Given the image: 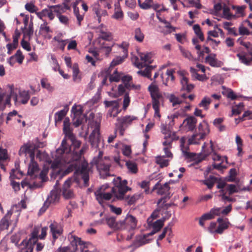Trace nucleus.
<instances>
[{"mask_svg":"<svg viewBox=\"0 0 252 252\" xmlns=\"http://www.w3.org/2000/svg\"><path fill=\"white\" fill-rule=\"evenodd\" d=\"M87 149L88 146L84 145L79 153L75 151L72 154L70 153L69 145L64 138L60 147L52 154L53 161L51 165L52 168L63 170V167L66 166L64 171L65 174L74 171L75 173L81 174L84 184L88 186L89 180L88 163L81 158L82 155Z\"/></svg>","mask_w":252,"mask_h":252,"instance_id":"f257e3e1","label":"nucleus"},{"mask_svg":"<svg viewBox=\"0 0 252 252\" xmlns=\"http://www.w3.org/2000/svg\"><path fill=\"white\" fill-rule=\"evenodd\" d=\"M103 152L99 151L97 157H94L92 163L95 165L102 178H105L110 176V168L113 162L112 160L109 157H103Z\"/></svg>","mask_w":252,"mask_h":252,"instance_id":"f03ea898","label":"nucleus"},{"mask_svg":"<svg viewBox=\"0 0 252 252\" xmlns=\"http://www.w3.org/2000/svg\"><path fill=\"white\" fill-rule=\"evenodd\" d=\"M148 90L150 93L152 98L153 108L155 110V117H160L159 114V106L160 102L162 100V96L159 91L158 86L154 81L148 87Z\"/></svg>","mask_w":252,"mask_h":252,"instance_id":"7ed1b4c3","label":"nucleus"},{"mask_svg":"<svg viewBox=\"0 0 252 252\" xmlns=\"http://www.w3.org/2000/svg\"><path fill=\"white\" fill-rule=\"evenodd\" d=\"M114 186L111 189V192L115 198L119 200L125 198L126 193L130 189L127 186V182L126 180H122L120 177L113 179Z\"/></svg>","mask_w":252,"mask_h":252,"instance_id":"20e7f679","label":"nucleus"},{"mask_svg":"<svg viewBox=\"0 0 252 252\" xmlns=\"http://www.w3.org/2000/svg\"><path fill=\"white\" fill-rule=\"evenodd\" d=\"M17 208L18 206L17 205H13L0 220V232L8 229L10 224L9 220L12 215H13V217H15V223H17L20 216V213Z\"/></svg>","mask_w":252,"mask_h":252,"instance_id":"39448f33","label":"nucleus"},{"mask_svg":"<svg viewBox=\"0 0 252 252\" xmlns=\"http://www.w3.org/2000/svg\"><path fill=\"white\" fill-rule=\"evenodd\" d=\"M93 123L94 125V128L89 136V141L93 147L98 148L99 151L101 148L104 147V144L100 138L99 124L96 122Z\"/></svg>","mask_w":252,"mask_h":252,"instance_id":"423d86ee","label":"nucleus"},{"mask_svg":"<svg viewBox=\"0 0 252 252\" xmlns=\"http://www.w3.org/2000/svg\"><path fill=\"white\" fill-rule=\"evenodd\" d=\"M137 227V220L131 215H127L125 218L118 221L117 227L120 229H126L130 231Z\"/></svg>","mask_w":252,"mask_h":252,"instance_id":"0eeeda50","label":"nucleus"},{"mask_svg":"<svg viewBox=\"0 0 252 252\" xmlns=\"http://www.w3.org/2000/svg\"><path fill=\"white\" fill-rule=\"evenodd\" d=\"M3 92L5 93L6 96L9 95L10 98L11 96L13 97L15 104L17 106H19L21 104H26L30 97L29 92L26 91L20 92L18 95L15 94L14 90L11 87L10 88L9 94H6L4 92Z\"/></svg>","mask_w":252,"mask_h":252,"instance_id":"6e6552de","label":"nucleus"},{"mask_svg":"<svg viewBox=\"0 0 252 252\" xmlns=\"http://www.w3.org/2000/svg\"><path fill=\"white\" fill-rule=\"evenodd\" d=\"M72 116V123L75 126L77 127L80 125L85 118V115L83 114L82 107L80 105H74L71 108Z\"/></svg>","mask_w":252,"mask_h":252,"instance_id":"1a4fd4ad","label":"nucleus"},{"mask_svg":"<svg viewBox=\"0 0 252 252\" xmlns=\"http://www.w3.org/2000/svg\"><path fill=\"white\" fill-rule=\"evenodd\" d=\"M161 132L164 135L163 138L164 140L162 142L163 145L170 146L173 141L179 139V137L177 135L176 132L170 130L164 124L161 125Z\"/></svg>","mask_w":252,"mask_h":252,"instance_id":"9d476101","label":"nucleus"},{"mask_svg":"<svg viewBox=\"0 0 252 252\" xmlns=\"http://www.w3.org/2000/svg\"><path fill=\"white\" fill-rule=\"evenodd\" d=\"M139 56L141 62L139 61V58L137 57L134 56L132 58L134 64L138 68H142L152 62V55L151 53H140L139 54Z\"/></svg>","mask_w":252,"mask_h":252,"instance_id":"9b49d317","label":"nucleus"},{"mask_svg":"<svg viewBox=\"0 0 252 252\" xmlns=\"http://www.w3.org/2000/svg\"><path fill=\"white\" fill-rule=\"evenodd\" d=\"M35 150V144L32 142L29 141L20 147L19 150V155L21 157H25L29 156L31 159H34Z\"/></svg>","mask_w":252,"mask_h":252,"instance_id":"f8f14e48","label":"nucleus"},{"mask_svg":"<svg viewBox=\"0 0 252 252\" xmlns=\"http://www.w3.org/2000/svg\"><path fill=\"white\" fill-rule=\"evenodd\" d=\"M117 46L122 50L124 54L122 56L116 57L112 60L109 67L110 72H111V68H112V67L122 63L124 61L125 59L127 57V49L129 46V44L127 42H124L121 44L117 45Z\"/></svg>","mask_w":252,"mask_h":252,"instance_id":"ddd939ff","label":"nucleus"},{"mask_svg":"<svg viewBox=\"0 0 252 252\" xmlns=\"http://www.w3.org/2000/svg\"><path fill=\"white\" fill-rule=\"evenodd\" d=\"M109 187L107 184L104 185L95 192L96 199L99 203L102 204L104 200H109L112 196V192H106V189Z\"/></svg>","mask_w":252,"mask_h":252,"instance_id":"4468645a","label":"nucleus"},{"mask_svg":"<svg viewBox=\"0 0 252 252\" xmlns=\"http://www.w3.org/2000/svg\"><path fill=\"white\" fill-rule=\"evenodd\" d=\"M197 119L193 116H189L185 119L180 127L187 131H193L196 126Z\"/></svg>","mask_w":252,"mask_h":252,"instance_id":"2eb2a0df","label":"nucleus"},{"mask_svg":"<svg viewBox=\"0 0 252 252\" xmlns=\"http://www.w3.org/2000/svg\"><path fill=\"white\" fill-rule=\"evenodd\" d=\"M49 227L54 241H55L62 234L63 229L61 225L56 222L51 223Z\"/></svg>","mask_w":252,"mask_h":252,"instance_id":"dca6fc26","label":"nucleus"},{"mask_svg":"<svg viewBox=\"0 0 252 252\" xmlns=\"http://www.w3.org/2000/svg\"><path fill=\"white\" fill-rule=\"evenodd\" d=\"M58 181L54 186V189L51 191L50 194L48 195L46 201H48L49 204H54L58 202L60 199V191L57 188Z\"/></svg>","mask_w":252,"mask_h":252,"instance_id":"f3484780","label":"nucleus"},{"mask_svg":"<svg viewBox=\"0 0 252 252\" xmlns=\"http://www.w3.org/2000/svg\"><path fill=\"white\" fill-rule=\"evenodd\" d=\"M210 131L208 124L205 121H203L198 125L196 133L200 135L201 138H205L209 134Z\"/></svg>","mask_w":252,"mask_h":252,"instance_id":"a211bd4d","label":"nucleus"},{"mask_svg":"<svg viewBox=\"0 0 252 252\" xmlns=\"http://www.w3.org/2000/svg\"><path fill=\"white\" fill-rule=\"evenodd\" d=\"M93 11L94 13L95 17L97 18L99 23L101 22L102 17H104L107 15V11L101 9L99 4L97 3L94 4L93 6Z\"/></svg>","mask_w":252,"mask_h":252,"instance_id":"6ab92c4d","label":"nucleus"},{"mask_svg":"<svg viewBox=\"0 0 252 252\" xmlns=\"http://www.w3.org/2000/svg\"><path fill=\"white\" fill-rule=\"evenodd\" d=\"M67 239L69 243V245L78 250V245L80 246V243H83L81 238L74 235L73 232H70L67 236Z\"/></svg>","mask_w":252,"mask_h":252,"instance_id":"aec40b11","label":"nucleus"},{"mask_svg":"<svg viewBox=\"0 0 252 252\" xmlns=\"http://www.w3.org/2000/svg\"><path fill=\"white\" fill-rule=\"evenodd\" d=\"M147 238V235L146 234H140L136 236L135 240L133 243V246L139 247L149 243L150 239Z\"/></svg>","mask_w":252,"mask_h":252,"instance_id":"412c9836","label":"nucleus"},{"mask_svg":"<svg viewBox=\"0 0 252 252\" xmlns=\"http://www.w3.org/2000/svg\"><path fill=\"white\" fill-rule=\"evenodd\" d=\"M80 252H98L94 245L89 242L83 241L80 243Z\"/></svg>","mask_w":252,"mask_h":252,"instance_id":"4be33fe9","label":"nucleus"},{"mask_svg":"<svg viewBox=\"0 0 252 252\" xmlns=\"http://www.w3.org/2000/svg\"><path fill=\"white\" fill-rule=\"evenodd\" d=\"M10 104V96L5 95V93L0 87V111L3 110L6 105Z\"/></svg>","mask_w":252,"mask_h":252,"instance_id":"5701e85b","label":"nucleus"},{"mask_svg":"<svg viewBox=\"0 0 252 252\" xmlns=\"http://www.w3.org/2000/svg\"><path fill=\"white\" fill-rule=\"evenodd\" d=\"M63 131L66 136L72 140L73 139L74 136L70 127V122L68 118H65L64 120Z\"/></svg>","mask_w":252,"mask_h":252,"instance_id":"b1692460","label":"nucleus"},{"mask_svg":"<svg viewBox=\"0 0 252 252\" xmlns=\"http://www.w3.org/2000/svg\"><path fill=\"white\" fill-rule=\"evenodd\" d=\"M213 147V143L212 140L210 141L209 144L204 143L202 147V152L205 157H207L215 152Z\"/></svg>","mask_w":252,"mask_h":252,"instance_id":"393cba45","label":"nucleus"},{"mask_svg":"<svg viewBox=\"0 0 252 252\" xmlns=\"http://www.w3.org/2000/svg\"><path fill=\"white\" fill-rule=\"evenodd\" d=\"M137 117L135 116L126 115L122 118H118L117 121L123 126L130 125L133 121L137 120Z\"/></svg>","mask_w":252,"mask_h":252,"instance_id":"a878e982","label":"nucleus"},{"mask_svg":"<svg viewBox=\"0 0 252 252\" xmlns=\"http://www.w3.org/2000/svg\"><path fill=\"white\" fill-rule=\"evenodd\" d=\"M181 84L182 85V90L186 91L187 92H191L194 88V85L189 82V79L186 77L183 76L181 79Z\"/></svg>","mask_w":252,"mask_h":252,"instance_id":"bb28decb","label":"nucleus"},{"mask_svg":"<svg viewBox=\"0 0 252 252\" xmlns=\"http://www.w3.org/2000/svg\"><path fill=\"white\" fill-rule=\"evenodd\" d=\"M153 190L158 189V193L159 194H166L169 190V184L167 183H165L163 185L161 186L158 182L154 187Z\"/></svg>","mask_w":252,"mask_h":252,"instance_id":"cd10ccee","label":"nucleus"},{"mask_svg":"<svg viewBox=\"0 0 252 252\" xmlns=\"http://www.w3.org/2000/svg\"><path fill=\"white\" fill-rule=\"evenodd\" d=\"M205 61L211 66L214 67H219L221 65V63L218 61L216 58L215 54H210L205 58Z\"/></svg>","mask_w":252,"mask_h":252,"instance_id":"c85d7f7f","label":"nucleus"},{"mask_svg":"<svg viewBox=\"0 0 252 252\" xmlns=\"http://www.w3.org/2000/svg\"><path fill=\"white\" fill-rule=\"evenodd\" d=\"M226 189L228 191L229 194L230 195L243 190H249V188L247 187L241 189L238 185L228 184L226 185Z\"/></svg>","mask_w":252,"mask_h":252,"instance_id":"c756f323","label":"nucleus"},{"mask_svg":"<svg viewBox=\"0 0 252 252\" xmlns=\"http://www.w3.org/2000/svg\"><path fill=\"white\" fill-rule=\"evenodd\" d=\"M21 248L19 252H32L33 247L32 243L28 242L27 240H23L21 244Z\"/></svg>","mask_w":252,"mask_h":252,"instance_id":"7c9ffc66","label":"nucleus"},{"mask_svg":"<svg viewBox=\"0 0 252 252\" xmlns=\"http://www.w3.org/2000/svg\"><path fill=\"white\" fill-rule=\"evenodd\" d=\"M155 68V66L152 65H147L144 70H139L137 73L141 76L150 78L151 80V71Z\"/></svg>","mask_w":252,"mask_h":252,"instance_id":"2f4dec72","label":"nucleus"},{"mask_svg":"<svg viewBox=\"0 0 252 252\" xmlns=\"http://www.w3.org/2000/svg\"><path fill=\"white\" fill-rule=\"evenodd\" d=\"M124 16L123 12L121 10L120 4L117 2L115 4V12L112 17L117 20H121Z\"/></svg>","mask_w":252,"mask_h":252,"instance_id":"473e14b6","label":"nucleus"},{"mask_svg":"<svg viewBox=\"0 0 252 252\" xmlns=\"http://www.w3.org/2000/svg\"><path fill=\"white\" fill-rule=\"evenodd\" d=\"M62 36L63 34L62 33L58 34L57 35L54 37L53 40L57 42L58 47L62 51H63L67 40H63L62 39Z\"/></svg>","mask_w":252,"mask_h":252,"instance_id":"72a5a7b5","label":"nucleus"},{"mask_svg":"<svg viewBox=\"0 0 252 252\" xmlns=\"http://www.w3.org/2000/svg\"><path fill=\"white\" fill-rule=\"evenodd\" d=\"M38 170V167L37 163L34 161V159H31L30 163L29 165L28 173L32 176L34 175Z\"/></svg>","mask_w":252,"mask_h":252,"instance_id":"f704fd0d","label":"nucleus"},{"mask_svg":"<svg viewBox=\"0 0 252 252\" xmlns=\"http://www.w3.org/2000/svg\"><path fill=\"white\" fill-rule=\"evenodd\" d=\"M78 2V1H77L73 4V11L74 14L77 18L78 24L79 26H80L81 22L83 20L84 14V13L80 14L79 13V8L77 7Z\"/></svg>","mask_w":252,"mask_h":252,"instance_id":"c9c22d12","label":"nucleus"},{"mask_svg":"<svg viewBox=\"0 0 252 252\" xmlns=\"http://www.w3.org/2000/svg\"><path fill=\"white\" fill-rule=\"evenodd\" d=\"M204 138H201L200 135L197 133H194L190 138L188 139V144L189 145H197L200 143V141L203 140Z\"/></svg>","mask_w":252,"mask_h":252,"instance_id":"e433bc0d","label":"nucleus"},{"mask_svg":"<svg viewBox=\"0 0 252 252\" xmlns=\"http://www.w3.org/2000/svg\"><path fill=\"white\" fill-rule=\"evenodd\" d=\"M237 56L242 63L246 65L249 64L252 61V57H248L247 55L243 52L238 53Z\"/></svg>","mask_w":252,"mask_h":252,"instance_id":"4c0bfd02","label":"nucleus"},{"mask_svg":"<svg viewBox=\"0 0 252 252\" xmlns=\"http://www.w3.org/2000/svg\"><path fill=\"white\" fill-rule=\"evenodd\" d=\"M141 196V194H135L132 196H125V198L122 199L127 203L128 205L133 204L137 199Z\"/></svg>","mask_w":252,"mask_h":252,"instance_id":"58836bf2","label":"nucleus"},{"mask_svg":"<svg viewBox=\"0 0 252 252\" xmlns=\"http://www.w3.org/2000/svg\"><path fill=\"white\" fill-rule=\"evenodd\" d=\"M171 216V214H168L167 217H164L163 218V219L162 220H158L156 221L153 224V227L154 230H156L158 231L161 227L163 225V222L165 220L168 219Z\"/></svg>","mask_w":252,"mask_h":252,"instance_id":"ea45409f","label":"nucleus"},{"mask_svg":"<svg viewBox=\"0 0 252 252\" xmlns=\"http://www.w3.org/2000/svg\"><path fill=\"white\" fill-rule=\"evenodd\" d=\"M244 110V104L243 103H240L238 105L233 106L232 107L231 114H230V117H232L233 115H237L240 114Z\"/></svg>","mask_w":252,"mask_h":252,"instance_id":"a19ab883","label":"nucleus"},{"mask_svg":"<svg viewBox=\"0 0 252 252\" xmlns=\"http://www.w3.org/2000/svg\"><path fill=\"white\" fill-rule=\"evenodd\" d=\"M40 228L39 227H34L31 233V238L27 241L31 243H32V242H35V240H37L38 238V233L40 231Z\"/></svg>","mask_w":252,"mask_h":252,"instance_id":"79ce46f5","label":"nucleus"},{"mask_svg":"<svg viewBox=\"0 0 252 252\" xmlns=\"http://www.w3.org/2000/svg\"><path fill=\"white\" fill-rule=\"evenodd\" d=\"M126 165L129 172L133 174H135L137 172V167L135 162L132 161H127L126 162Z\"/></svg>","mask_w":252,"mask_h":252,"instance_id":"37998d69","label":"nucleus"},{"mask_svg":"<svg viewBox=\"0 0 252 252\" xmlns=\"http://www.w3.org/2000/svg\"><path fill=\"white\" fill-rule=\"evenodd\" d=\"M110 71V70L109 69ZM110 73V75L109 77V80L110 82H118L120 81L121 75L120 73H119L117 69H115L113 71V72L112 73V71L111 72H109Z\"/></svg>","mask_w":252,"mask_h":252,"instance_id":"c03bdc74","label":"nucleus"},{"mask_svg":"<svg viewBox=\"0 0 252 252\" xmlns=\"http://www.w3.org/2000/svg\"><path fill=\"white\" fill-rule=\"evenodd\" d=\"M170 102L172 103L173 107H176L177 105L181 104L183 101L178 97H177L173 94H171L168 96Z\"/></svg>","mask_w":252,"mask_h":252,"instance_id":"a18cd8bd","label":"nucleus"},{"mask_svg":"<svg viewBox=\"0 0 252 252\" xmlns=\"http://www.w3.org/2000/svg\"><path fill=\"white\" fill-rule=\"evenodd\" d=\"M50 8L53 9L54 11L59 15L64 12L65 9H69V7L66 5H64L63 6L57 5L51 6Z\"/></svg>","mask_w":252,"mask_h":252,"instance_id":"49530a36","label":"nucleus"},{"mask_svg":"<svg viewBox=\"0 0 252 252\" xmlns=\"http://www.w3.org/2000/svg\"><path fill=\"white\" fill-rule=\"evenodd\" d=\"M223 17L226 19L230 20L234 17L235 16L230 13L229 8L225 4L223 5Z\"/></svg>","mask_w":252,"mask_h":252,"instance_id":"de8ad7c7","label":"nucleus"},{"mask_svg":"<svg viewBox=\"0 0 252 252\" xmlns=\"http://www.w3.org/2000/svg\"><path fill=\"white\" fill-rule=\"evenodd\" d=\"M211 102V99L210 98L205 96L202 99L201 102L199 103L198 105L201 107L204 108L205 110H207L209 108V106Z\"/></svg>","mask_w":252,"mask_h":252,"instance_id":"09e8293b","label":"nucleus"},{"mask_svg":"<svg viewBox=\"0 0 252 252\" xmlns=\"http://www.w3.org/2000/svg\"><path fill=\"white\" fill-rule=\"evenodd\" d=\"M217 181L216 177L210 176L208 179L203 181V183L206 185L209 189H211Z\"/></svg>","mask_w":252,"mask_h":252,"instance_id":"8fccbe9b","label":"nucleus"},{"mask_svg":"<svg viewBox=\"0 0 252 252\" xmlns=\"http://www.w3.org/2000/svg\"><path fill=\"white\" fill-rule=\"evenodd\" d=\"M106 221L107 224L109 225V227L115 229H119L117 227L118 221L116 222V219L115 217H108L106 219Z\"/></svg>","mask_w":252,"mask_h":252,"instance_id":"3c124183","label":"nucleus"},{"mask_svg":"<svg viewBox=\"0 0 252 252\" xmlns=\"http://www.w3.org/2000/svg\"><path fill=\"white\" fill-rule=\"evenodd\" d=\"M134 37L139 42H142L144 38V35L139 28H136L134 31Z\"/></svg>","mask_w":252,"mask_h":252,"instance_id":"603ef678","label":"nucleus"},{"mask_svg":"<svg viewBox=\"0 0 252 252\" xmlns=\"http://www.w3.org/2000/svg\"><path fill=\"white\" fill-rule=\"evenodd\" d=\"M120 112V110H119V106L116 107H113L108 111V113L107 114V118H115L117 116V115Z\"/></svg>","mask_w":252,"mask_h":252,"instance_id":"864d4df0","label":"nucleus"},{"mask_svg":"<svg viewBox=\"0 0 252 252\" xmlns=\"http://www.w3.org/2000/svg\"><path fill=\"white\" fill-rule=\"evenodd\" d=\"M176 28L171 26L170 23H168L165 25V26L163 28L161 32L164 34H168L171 33L173 32H175Z\"/></svg>","mask_w":252,"mask_h":252,"instance_id":"5fc2aeb1","label":"nucleus"},{"mask_svg":"<svg viewBox=\"0 0 252 252\" xmlns=\"http://www.w3.org/2000/svg\"><path fill=\"white\" fill-rule=\"evenodd\" d=\"M156 162L162 168L166 167L169 164V160L166 159L164 157H157Z\"/></svg>","mask_w":252,"mask_h":252,"instance_id":"6e6d98bb","label":"nucleus"},{"mask_svg":"<svg viewBox=\"0 0 252 252\" xmlns=\"http://www.w3.org/2000/svg\"><path fill=\"white\" fill-rule=\"evenodd\" d=\"M193 31L196 35L199 38V39L201 41H203L204 40V37L202 32L200 28L198 25H194L193 26Z\"/></svg>","mask_w":252,"mask_h":252,"instance_id":"4d7b16f0","label":"nucleus"},{"mask_svg":"<svg viewBox=\"0 0 252 252\" xmlns=\"http://www.w3.org/2000/svg\"><path fill=\"white\" fill-rule=\"evenodd\" d=\"M66 111L65 110H62L55 114V122L56 123L60 122L63 120V117L65 116Z\"/></svg>","mask_w":252,"mask_h":252,"instance_id":"13d9d810","label":"nucleus"},{"mask_svg":"<svg viewBox=\"0 0 252 252\" xmlns=\"http://www.w3.org/2000/svg\"><path fill=\"white\" fill-rule=\"evenodd\" d=\"M153 0H145L143 3H140V0H138L139 6L143 9H148L151 7Z\"/></svg>","mask_w":252,"mask_h":252,"instance_id":"bf43d9fd","label":"nucleus"},{"mask_svg":"<svg viewBox=\"0 0 252 252\" xmlns=\"http://www.w3.org/2000/svg\"><path fill=\"white\" fill-rule=\"evenodd\" d=\"M173 224L172 223H170L167 226L165 227L164 228L162 233L158 236V240H161L163 238H164L167 232H169V233H171L172 232L171 226Z\"/></svg>","mask_w":252,"mask_h":252,"instance_id":"052dcab7","label":"nucleus"},{"mask_svg":"<svg viewBox=\"0 0 252 252\" xmlns=\"http://www.w3.org/2000/svg\"><path fill=\"white\" fill-rule=\"evenodd\" d=\"M222 93L223 95L232 100L235 99L237 98V96L231 89H225L224 91H222Z\"/></svg>","mask_w":252,"mask_h":252,"instance_id":"680f3d73","label":"nucleus"},{"mask_svg":"<svg viewBox=\"0 0 252 252\" xmlns=\"http://www.w3.org/2000/svg\"><path fill=\"white\" fill-rule=\"evenodd\" d=\"M77 250V249L69 245L59 248L58 250V252H76Z\"/></svg>","mask_w":252,"mask_h":252,"instance_id":"e2e57ef3","label":"nucleus"},{"mask_svg":"<svg viewBox=\"0 0 252 252\" xmlns=\"http://www.w3.org/2000/svg\"><path fill=\"white\" fill-rule=\"evenodd\" d=\"M40 31L43 34H47L52 32L50 27L47 25L46 22H44L43 24H41Z\"/></svg>","mask_w":252,"mask_h":252,"instance_id":"0e129e2a","label":"nucleus"},{"mask_svg":"<svg viewBox=\"0 0 252 252\" xmlns=\"http://www.w3.org/2000/svg\"><path fill=\"white\" fill-rule=\"evenodd\" d=\"M228 223V222L225 221L224 222H222V223H220V224H219V226L217 227V230L216 231V233H217V234L222 233L224 230L227 228Z\"/></svg>","mask_w":252,"mask_h":252,"instance_id":"69168bd1","label":"nucleus"},{"mask_svg":"<svg viewBox=\"0 0 252 252\" xmlns=\"http://www.w3.org/2000/svg\"><path fill=\"white\" fill-rule=\"evenodd\" d=\"M179 49L182 55L184 57L188 59L190 61H192L194 60L192 55L189 51L186 50L182 46H180Z\"/></svg>","mask_w":252,"mask_h":252,"instance_id":"338daca9","label":"nucleus"},{"mask_svg":"<svg viewBox=\"0 0 252 252\" xmlns=\"http://www.w3.org/2000/svg\"><path fill=\"white\" fill-rule=\"evenodd\" d=\"M22 31L24 36H30L33 34L32 25H30L28 28L24 27L22 29Z\"/></svg>","mask_w":252,"mask_h":252,"instance_id":"774afa93","label":"nucleus"}]
</instances>
